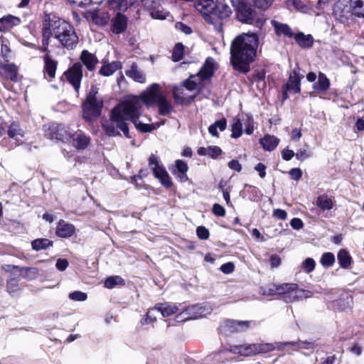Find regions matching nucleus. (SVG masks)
<instances>
[{
    "instance_id": "obj_1",
    "label": "nucleus",
    "mask_w": 364,
    "mask_h": 364,
    "mask_svg": "<svg viewBox=\"0 0 364 364\" xmlns=\"http://www.w3.org/2000/svg\"><path fill=\"white\" fill-rule=\"evenodd\" d=\"M163 96L161 87L157 83L150 85L140 96H128L114 107L109 114L108 122L102 124L103 130L109 136H117L122 132L129 138V127L127 121H131L135 127L143 132H151L155 129L151 119L142 115L144 105L151 107L158 102Z\"/></svg>"
},
{
    "instance_id": "obj_2",
    "label": "nucleus",
    "mask_w": 364,
    "mask_h": 364,
    "mask_svg": "<svg viewBox=\"0 0 364 364\" xmlns=\"http://www.w3.org/2000/svg\"><path fill=\"white\" fill-rule=\"evenodd\" d=\"M259 38L256 33H242L232 43L230 53L233 68L242 73L250 70V64L257 55Z\"/></svg>"
},
{
    "instance_id": "obj_3",
    "label": "nucleus",
    "mask_w": 364,
    "mask_h": 364,
    "mask_svg": "<svg viewBox=\"0 0 364 364\" xmlns=\"http://www.w3.org/2000/svg\"><path fill=\"white\" fill-rule=\"evenodd\" d=\"M43 41L48 46L51 36L57 39L62 46L67 48H73L78 43V37L75 28L67 21L58 18L50 23L49 16H46L43 23Z\"/></svg>"
},
{
    "instance_id": "obj_4",
    "label": "nucleus",
    "mask_w": 364,
    "mask_h": 364,
    "mask_svg": "<svg viewBox=\"0 0 364 364\" xmlns=\"http://www.w3.org/2000/svg\"><path fill=\"white\" fill-rule=\"evenodd\" d=\"M235 7L237 19L244 23L262 28L265 23L263 14H259L250 4V0H230Z\"/></svg>"
},
{
    "instance_id": "obj_5",
    "label": "nucleus",
    "mask_w": 364,
    "mask_h": 364,
    "mask_svg": "<svg viewBox=\"0 0 364 364\" xmlns=\"http://www.w3.org/2000/svg\"><path fill=\"white\" fill-rule=\"evenodd\" d=\"M134 2L135 0H106L104 2L105 7H107L113 13L117 12L115 18L112 21V31L113 33L119 34L126 30L127 19L119 11H126Z\"/></svg>"
},
{
    "instance_id": "obj_6",
    "label": "nucleus",
    "mask_w": 364,
    "mask_h": 364,
    "mask_svg": "<svg viewBox=\"0 0 364 364\" xmlns=\"http://www.w3.org/2000/svg\"><path fill=\"white\" fill-rule=\"evenodd\" d=\"M97 94L98 88L95 85L92 86L82 105L83 117L87 121H92L101 114L103 100Z\"/></svg>"
},
{
    "instance_id": "obj_7",
    "label": "nucleus",
    "mask_w": 364,
    "mask_h": 364,
    "mask_svg": "<svg viewBox=\"0 0 364 364\" xmlns=\"http://www.w3.org/2000/svg\"><path fill=\"white\" fill-rule=\"evenodd\" d=\"M217 68L215 60L212 58H208L199 72L188 78L189 89H202L205 87Z\"/></svg>"
},
{
    "instance_id": "obj_8",
    "label": "nucleus",
    "mask_w": 364,
    "mask_h": 364,
    "mask_svg": "<svg viewBox=\"0 0 364 364\" xmlns=\"http://www.w3.org/2000/svg\"><path fill=\"white\" fill-rule=\"evenodd\" d=\"M276 348L273 343H258L247 346H235L230 350L235 353H239L244 356H252L259 353L271 352Z\"/></svg>"
},
{
    "instance_id": "obj_9",
    "label": "nucleus",
    "mask_w": 364,
    "mask_h": 364,
    "mask_svg": "<svg viewBox=\"0 0 364 364\" xmlns=\"http://www.w3.org/2000/svg\"><path fill=\"white\" fill-rule=\"evenodd\" d=\"M188 79L185 83L173 88V98L178 104H189L195 99L201 89L191 90L188 87Z\"/></svg>"
},
{
    "instance_id": "obj_10",
    "label": "nucleus",
    "mask_w": 364,
    "mask_h": 364,
    "mask_svg": "<svg viewBox=\"0 0 364 364\" xmlns=\"http://www.w3.org/2000/svg\"><path fill=\"white\" fill-rule=\"evenodd\" d=\"M208 311L199 305L188 306L176 316L177 322H183L191 319H198L205 316Z\"/></svg>"
},
{
    "instance_id": "obj_11",
    "label": "nucleus",
    "mask_w": 364,
    "mask_h": 364,
    "mask_svg": "<svg viewBox=\"0 0 364 364\" xmlns=\"http://www.w3.org/2000/svg\"><path fill=\"white\" fill-rule=\"evenodd\" d=\"M45 132L46 135L50 139L69 141L72 138V136L65 127L57 124L45 126Z\"/></svg>"
},
{
    "instance_id": "obj_12",
    "label": "nucleus",
    "mask_w": 364,
    "mask_h": 364,
    "mask_svg": "<svg viewBox=\"0 0 364 364\" xmlns=\"http://www.w3.org/2000/svg\"><path fill=\"white\" fill-rule=\"evenodd\" d=\"M333 14L341 22L347 21L353 15L351 0H338L334 5Z\"/></svg>"
},
{
    "instance_id": "obj_13",
    "label": "nucleus",
    "mask_w": 364,
    "mask_h": 364,
    "mask_svg": "<svg viewBox=\"0 0 364 364\" xmlns=\"http://www.w3.org/2000/svg\"><path fill=\"white\" fill-rule=\"evenodd\" d=\"M232 14V9L230 7L223 2L216 1V6L214 9L213 14V21L211 23L215 26V28L218 31L221 30V20L228 18Z\"/></svg>"
},
{
    "instance_id": "obj_14",
    "label": "nucleus",
    "mask_w": 364,
    "mask_h": 364,
    "mask_svg": "<svg viewBox=\"0 0 364 364\" xmlns=\"http://www.w3.org/2000/svg\"><path fill=\"white\" fill-rule=\"evenodd\" d=\"M217 0H198L195 2L196 10L200 12L205 21L211 23Z\"/></svg>"
},
{
    "instance_id": "obj_15",
    "label": "nucleus",
    "mask_w": 364,
    "mask_h": 364,
    "mask_svg": "<svg viewBox=\"0 0 364 364\" xmlns=\"http://www.w3.org/2000/svg\"><path fill=\"white\" fill-rule=\"evenodd\" d=\"M65 76L68 81L77 91L80 87V82L82 77V67L80 63H75L66 72Z\"/></svg>"
},
{
    "instance_id": "obj_16",
    "label": "nucleus",
    "mask_w": 364,
    "mask_h": 364,
    "mask_svg": "<svg viewBox=\"0 0 364 364\" xmlns=\"http://www.w3.org/2000/svg\"><path fill=\"white\" fill-rule=\"evenodd\" d=\"M20 18L13 15H6L0 18V32H6L20 25Z\"/></svg>"
},
{
    "instance_id": "obj_17",
    "label": "nucleus",
    "mask_w": 364,
    "mask_h": 364,
    "mask_svg": "<svg viewBox=\"0 0 364 364\" xmlns=\"http://www.w3.org/2000/svg\"><path fill=\"white\" fill-rule=\"evenodd\" d=\"M188 170V164L185 161L181 159H178L175 161L174 168L171 171L172 173L179 180V181L184 183L188 179L186 174Z\"/></svg>"
},
{
    "instance_id": "obj_18",
    "label": "nucleus",
    "mask_w": 364,
    "mask_h": 364,
    "mask_svg": "<svg viewBox=\"0 0 364 364\" xmlns=\"http://www.w3.org/2000/svg\"><path fill=\"white\" fill-rule=\"evenodd\" d=\"M88 15L95 24L100 26L107 24L111 16L108 11H104L100 9L90 11Z\"/></svg>"
},
{
    "instance_id": "obj_19",
    "label": "nucleus",
    "mask_w": 364,
    "mask_h": 364,
    "mask_svg": "<svg viewBox=\"0 0 364 364\" xmlns=\"http://www.w3.org/2000/svg\"><path fill=\"white\" fill-rule=\"evenodd\" d=\"M224 327L229 333L242 332L250 327L249 321L228 320L225 322Z\"/></svg>"
},
{
    "instance_id": "obj_20",
    "label": "nucleus",
    "mask_w": 364,
    "mask_h": 364,
    "mask_svg": "<svg viewBox=\"0 0 364 364\" xmlns=\"http://www.w3.org/2000/svg\"><path fill=\"white\" fill-rule=\"evenodd\" d=\"M80 59L89 71L94 70L96 68V65L99 63V60L95 55L91 53L87 50L82 51Z\"/></svg>"
},
{
    "instance_id": "obj_21",
    "label": "nucleus",
    "mask_w": 364,
    "mask_h": 364,
    "mask_svg": "<svg viewBox=\"0 0 364 364\" xmlns=\"http://www.w3.org/2000/svg\"><path fill=\"white\" fill-rule=\"evenodd\" d=\"M302 77V75H300L296 70H294L289 75V81L287 84V90L293 93L300 92Z\"/></svg>"
},
{
    "instance_id": "obj_22",
    "label": "nucleus",
    "mask_w": 364,
    "mask_h": 364,
    "mask_svg": "<svg viewBox=\"0 0 364 364\" xmlns=\"http://www.w3.org/2000/svg\"><path fill=\"white\" fill-rule=\"evenodd\" d=\"M72 145L78 150L86 149L90 143V137L83 133H75L72 135Z\"/></svg>"
},
{
    "instance_id": "obj_23",
    "label": "nucleus",
    "mask_w": 364,
    "mask_h": 364,
    "mask_svg": "<svg viewBox=\"0 0 364 364\" xmlns=\"http://www.w3.org/2000/svg\"><path fill=\"white\" fill-rule=\"evenodd\" d=\"M75 231V228L73 225L61 220L58 223L55 232L58 237H69L74 234Z\"/></svg>"
},
{
    "instance_id": "obj_24",
    "label": "nucleus",
    "mask_w": 364,
    "mask_h": 364,
    "mask_svg": "<svg viewBox=\"0 0 364 364\" xmlns=\"http://www.w3.org/2000/svg\"><path fill=\"white\" fill-rule=\"evenodd\" d=\"M0 74L6 78L16 81L17 80L18 68L14 64L0 63Z\"/></svg>"
},
{
    "instance_id": "obj_25",
    "label": "nucleus",
    "mask_w": 364,
    "mask_h": 364,
    "mask_svg": "<svg viewBox=\"0 0 364 364\" xmlns=\"http://www.w3.org/2000/svg\"><path fill=\"white\" fill-rule=\"evenodd\" d=\"M44 60V76L46 78L52 79L55 77L56 68H57V62L53 60L50 56L48 54L45 55L43 57Z\"/></svg>"
},
{
    "instance_id": "obj_26",
    "label": "nucleus",
    "mask_w": 364,
    "mask_h": 364,
    "mask_svg": "<svg viewBox=\"0 0 364 364\" xmlns=\"http://www.w3.org/2000/svg\"><path fill=\"white\" fill-rule=\"evenodd\" d=\"M126 75L136 82H146V75L139 68L138 65L135 63H133L129 69L126 71Z\"/></svg>"
},
{
    "instance_id": "obj_27",
    "label": "nucleus",
    "mask_w": 364,
    "mask_h": 364,
    "mask_svg": "<svg viewBox=\"0 0 364 364\" xmlns=\"http://www.w3.org/2000/svg\"><path fill=\"white\" fill-rule=\"evenodd\" d=\"M152 170L155 177L159 179L161 184H163L166 188L171 186L172 181L171 177L164 168L159 166L156 167H152Z\"/></svg>"
},
{
    "instance_id": "obj_28",
    "label": "nucleus",
    "mask_w": 364,
    "mask_h": 364,
    "mask_svg": "<svg viewBox=\"0 0 364 364\" xmlns=\"http://www.w3.org/2000/svg\"><path fill=\"white\" fill-rule=\"evenodd\" d=\"M271 24L278 36H284L287 38H291L294 36L293 31L287 24L282 23L275 20H272Z\"/></svg>"
},
{
    "instance_id": "obj_29",
    "label": "nucleus",
    "mask_w": 364,
    "mask_h": 364,
    "mask_svg": "<svg viewBox=\"0 0 364 364\" xmlns=\"http://www.w3.org/2000/svg\"><path fill=\"white\" fill-rule=\"evenodd\" d=\"M157 309L161 314L164 317L170 316L176 312H178L181 309V304H156Z\"/></svg>"
},
{
    "instance_id": "obj_30",
    "label": "nucleus",
    "mask_w": 364,
    "mask_h": 364,
    "mask_svg": "<svg viewBox=\"0 0 364 364\" xmlns=\"http://www.w3.org/2000/svg\"><path fill=\"white\" fill-rule=\"evenodd\" d=\"M279 139L276 136L267 134L259 141L262 148L267 151L274 150L279 144Z\"/></svg>"
},
{
    "instance_id": "obj_31",
    "label": "nucleus",
    "mask_w": 364,
    "mask_h": 364,
    "mask_svg": "<svg viewBox=\"0 0 364 364\" xmlns=\"http://www.w3.org/2000/svg\"><path fill=\"white\" fill-rule=\"evenodd\" d=\"M7 134L11 139H18L24 136L25 132L21 129L19 123L14 121L9 126Z\"/></svg>"
},
{
    "instance_id": "obj_32",
    "label": "nucleus",
    "mask_w": 364,
    "mask_h": 364,
    "mask_svg": "<svg viewBox=\"0 0 364 364\" xmlns=\"http://www.w3.org/2000/svg\"><path fill=\"white\" fill-rule=\"evenodd\" d=\"M197 152L200 156H208L212 159H216L222 154V149L217 146H209L207 147H200Z\"/></svg>"
},
{
    "instance_id": "obj_33",
    "label": "nucleus",
    "mask_w": 364,
    "mask_h": 364,
    "mask_svg": "<svg viewBox=\"0 0 364 364\" xmlns=\"http://www.w3.org/2000/svg\"><path fill=\"white\" fill-rule=\"evenodd\" d=\"M122 68V63L119 61H114L110 63L104 64L100 70V74L103 76H110L117 70Z\"/></svg>"
},
{
    "instance_id": "obj_34",
    "label": "nucleus",
    "mask_w": 364,
    "mask_h": 364,
    "mask_svg": "<svg viewBox=\"0 0 364 364\" xmlns=\"http://www.w3.org/2000/svg\"><path fill=\"white\" fill-rule=\"evenodd\" d=\"M352 297L346 294L334 303V309L338 311H346L351 307Z\"/></svg>"
},
{
    "instance_id": "obj_35",
    "label": "nucleus",
    "mask_w": 364,
    "mask_h": 364,
    "mask_svg": "<svg viewBox=\"0 0 364 364\" xmlns=\"http://www.w3.org/2000/svg\"><path fill=\"white\" fill-rule=\"evenodd\" d=\"M285 286L287 289L291 290V294L296 299L309 298L313 294L311 291L297 289L296 284H286Z\"/></svg>"
},
{
    "instance_id": "obj_36",
    "label": "nucleus",
    "mask_w": 364,
    "mask_h": 364,
    "mask_svg": "<svg viewBox=\"0 0 364 364\" xmlns=\"http://www.w3.org/2000/svg\"><path fill=\"white\" fill-rule=\"evenodd\" d=\"M316 205L322 210H329L333 208L334 201L326 195L319 196L316 199Z\"/></svg>"
},
{
    "instance_id": "obj_37",
    "label": "nucleus",
    "mask_w": 364,
    "mask_h": 364,
    "mask_svg": "<svg viewBox=\"0 0 364 364\" xmlns=\"http://www.w3.org/2000/svg\"><path fill=\"white\" fill-rule=\"evenodd\" d=\"M287 7L291 11H299L303 13H307L309 8L302 0H287Z\"/></svg>"
},
{
    "instance_id": "obj_38",
    "label": "nucleus",
    "mask_w": 364,
    "mask_h": 364,
    "mask_svg": "<svg viewBox=\"0 0 364 364\" xmlns=\"http://www.w3.org/2000/svg\"><path fill=\"white\" fill-rule=\"evenodd\" d=\"M330 87V81L325 74L318 73V79L317 83L313 85L314 90L318 92H326Z\"/></svg>"
},
{
    "instance_id": "obj_39",
    "label": "nucleus",
    "mask_w": 364,
    "mask_h": 364,
    "mask_svg": "<svg viewBox=\"0 0 364 364\" xmlns=\"http://www.w3.org/2000/svg\"><path fill=\"white\" fill-rule=\"evenodd\" d=\"M156 104L159 107V112L161 115L168 114L173 109L171 102L164 95L159 98Z\"/></svg>"
},
{
    "instance_id": "obj_40",
    "label": "nucleus",
    "mask_w": 364,
    "mask_h": 364,
    "mask_svg": "<svg viewBox=\"0 0 364 364\" xmlns=\"http://www.w3.org/2000/svg\"><path fill=\"white\" fill-rule=\"evenodd\" d=\"M294 38L302 48H310L313 44V38L310 35L306 36L302 33H299L294 35Z\"/></svg>"
},
{
    "instance_id": "obj_41",
    "label": "nucleus",
    "mask_w": 364,
    "mask_h": 364,
    "mask_svg": "<svg viewBox=\"0 0 364 364\" xmlns=\"http://www.w3.org/2000/svg\"><path fill=\"white\" fill-rule=\"evenodd\" d=\"M159 313V311L157 309V306L156 305L154 308L151 309L150 310L148 311L145 318L141 320V324L142 326L153 325V323L156 321L157 315Z\"/></svg>"
},
{
    "instance_id": "obj_42",
    "label": "nucleus",
    "mask_w": 364,
    "mask_h": 364,
    "mask_svg": "<svg viewBox=\"0 0 364 364\" xmlns=\"http://www.w3.org/2000/svg\"><path fill=\"white\" fill-rule=\"evenodd\" d=\"M53 245V242L46 238H38L31 242L32 248L36 251L47 249Z\"/></svg>"
},
{
    "instance_id": "obj_43",
    "label": "nucleus",
    "mask_w": 364,
    "mask_h": 364,
    "mask_svg": "<svg viewBox=\"0 0 364 364\" xmlns=\"http://www.w3.org/2000/svg\"><path fill=\"white\" fill-rule=\"evenodd\" d=\"M338 260L341 267L347 268L350 265L352 259L346 250H341L338 253Z\"/></svg>"
},
{
    "instance_id": "obj_44",
    "label": "nucleus",
    "mask_w": 364,
    "mask_h": 364,
    "mask_svg": "<svg viewBox=\"0 0 364 364\" xmlns=\"http://www.w3.org/2000/svg\"><path fill=\"white\" fill-rule=\"evenodd\" d=\"M353 15L364 18V0H351Z\"/></svg>"
},
{
    "instance_id": "obj_45",
    "label": "nucleus",
    "mask_w": 364,
    "mask_h": 364,
    "mask_svg": "<svg viewBox=\"0 0 364 364\" xmlns=\"http://www.w3.org/2000/svg\"><path fill=\"white\" fill-rule=\"evenodd\" d=\"M243 123L238 118H235L232 124V138H238L242 134Z\"/></svg>"
},
{
    "instance_id": "obj_46",
    "label": "nucleus",
    "mask_w": 364,
    "mask_h": 364,
    "mask_svg": "<svg viewBox=\"0 0 364 364\" xmlns=\"http://www.w3.org/2000/svg\"><path fill=\"white\" fill-rule=\"evenodd\" d=\"M124 279L119 276H112L106 279L104 286L107 289H112L117 285H123Z\"/></svg>"
},
{
    "instance_id": "obj_47",
    "label": "nucleus",
    "mask_w": 364,
    "mask_h": 364,
    "mask_svg": "<svg viewBox=\"0 0 364 364\" xmlns=\"http://www.w3.org/2000/svg\"><path fill=\"white\" fill-rule=\"evenodd\" d=\"M226 127V121L221 119L216 121L213 124L210 125L208 128L210 134L213 136H218V132L217 131L219 129L220 131H224Z\"/></svg>"
},
{
    "instance_id": "obj_48",
    "label": "nucleus",
    "mask_w": 364,
    "mask_h": 364,
    "mask_svg": "<svg viewBox=\"0 0 364 364\" xmlns=\"http://www.w3.org/2000/svg\"><path fill=\"white\" fill-rule=\"evenodd\" d=\"M320 262L325 267H328L332 266L333 264V263L335 262L334 255L331 252L324 253L321 256Z\"/></svg>"
},
{
    "instance_id": "obj_49",
    "label": "nucleus",
    "mask_w": 364,
    "mask_h": 364,
    "mask_svg": "<svg viewBox=\"0 0 364 364\" xmlns=\"http://www.w3.org/2000/svg\"><path fill=\"white\" fill-rule=\"evenodd\" d=\"M158 6H154L151 9H148L150 11L151 16L154 19H165L168 13L164 10L156 9Z\"/></svg>"
},
{
    "instance_id": "obj_50",
    "label": "nucleus",
    "mask_w": 364,
    "mask_h": 364,
    "mask_svg": "<svg viewBox=\"0 0 364 364\" xmlns=\"http://www.w3.org/2000/svg\"><path fill=\"white\" fill-rule=\"evenodd\" d=\"M6 287H7V291L9 292V294H11L12 296H14L20 290L18 283L15 279H9L7 282Z\"/></svg>"
},
{
    "instance_id": "obj_51",
    "label": "nucleus",
    "mask_w": 364,
    "mask_h": 364,
    "mask_svg": "<svg viewBox=\"0 0 364 364\" xmlns=\"http://www.w3.org/2000/svg\"><path fill=\"white\" fill-rule=\"evenodd\" d=\"M184 47L181 43H177L173 48L172 58L176 62L181 60L183 56Z\"/></svg>"
},
{
    "instance_id": "obj_52",
    "label": "nucleus",
    "mask_w": 364,
    "mask_h": 364,
    "mask_svg": "<svg viewBox=\"0 0 364 364\" xmlns=\"http://www.w3.org/2000/svg\"><path fill=\"white\" fill-rule=\"evenodd\" d=\"M243 125L245 126V132L250 135L254 131V121L251 116L247 115L246 118L243 119Z\"/></svg>"
},
{
    "instance_id": "obj_53",
    "label": "nucleus",
    "mask_w": 364,
    "mask_h": 364,
    "mask_svg": "<svg viewBox=\"0 0 364 364\" xmlns=\"http://www.w3.org/2000/svg\"><path fill=\"white\" fill-rule=\"evenodd\" d=\"M68 298L72 301H84L87 299V295L85 292L75 291L69 294Z\"/></svg>"
},
{
    "instance_id": "obj_54",
    "label": "nucleus",
    "mask_w": 364,
    "mask_h": 364,
    "mask_svg": "<svg viewBox=\"0 0 364 364\" xmlns=\"http://www.w3.org/2000/svg\"><path fill=\"white\" fill-rule=\"evenodd\" d=\"M255 7L261 10H267L273 4L274 0H252Z\"/></svg>"
},
{
    "instance_id": "obj_55",
    "label": "nucleus",
    "mask_w": 364,
    "mask_h": 364,
    "mask_svg": "<svg viewBox=\"0 0 364 364\" xmlns=\"http://www.w3.org/2000/svg\"><path fill=\"white\" fill-rule=\"evenodd\" d=\"M315 266L316 262L314 259H313L312 258L306 259L301 264L302 269L306 273H310L313 272L315 269Z\"/></svg>"
},
{
    "instance_id": "obj_56",
    "label": "nucleus",
    "mask_w": 364,
    "mask_h": 364,
    "mask_svg": "<svg viewBox=\"0 0 364 364\" xmlns=\"http://www.w3.org/2000/svg\"><path fill=\"white\" fill-rule=\"evenodd\" d=\"M196 234L201 240H207L210 235L208 230L203 226H199L197 228Z\"/></svg>"
},
{
    "instance_id": "obj_57",
    "label": "nucleus",
    "mask_w": 364,
    "mask_h": 364,
    "mask_svg": "<svg viewBox=\"0 0 364 364\" xmlns=\"http://www.w3.org/2000/svg\"><path fill=\"white\" fill-rule=\"evenodd\" d=\"M0 41L1 43V55L4 58H7L10 53V49L9 46L6 43V41L4 36L0 37Z\"/></svg>"
},
{
    "instance_id": "obj_58",
    "label": "nucleus",
    "mask_w": 364,
    "mask_h": 364,
    "mask_svg": "<svg viewBox=\"0 0 364 364\" xmlns=\"http://www.w3.org/2000/svg\"><path fill=\"white\" fill-rule=\"evenodd\" d=\"M175 28L176 30L180 31L185 34H190L192 32V29L188 26L184 24L182 22H177L175 24Z\"/></svg>"
},
{
    "instance_id": "obj_59",
    "label": "nucleus",
    "mask_w": 364,
    "mask_h": 364,
    "mask_svg": "<svg viewBox=\"0 0 364 364\" xmlns=\"http://www.w3.org/2000/svg\"><path fill=\"white\" fill-rule=\"evenodd\" d=\"M273 216L277 219L284 220L287 218V213L284 210L282 209H274Z\"/></svg>"
},
{
    "instance_id": "obj_60",
    "label": "nucleus",
    "mask_w": 364,
    "mask_h": 364,
    "mask_svg": "<svg viewBox=\"0 0 364 364\" xmlns=\"http://www.w3.org/2000/svg\"><path fill=\"white\" fill-rule=\"evenodd\" d=\"M290 225L291 228L294 230H299L303 228L304 223L300 218H294L290 221Z\"/></svg>"
},
{
    "instance_id": "obj_61",
    "label": "nucleus",
    "mask_w": 364,
    "mask_h": 364,
    "mask_svg": "<svg viewBox=\"0 0 364 364\" xmlns=\"http://www.w3.org/2000/svg\"><path fill=\"white\" fill-rule=\"evenodd\" d=\"M213 213L217 216L223 217L225 215V210L222 205L215 203L213 207Z\"/></svg>"
},
{
    "instance_id": "obj_62",
    "label": "nucleus",
    "mask_w": 364,
    "mask_h": 364,
    "mask_svg": "<svg viewBox=\"0 0 364 364\" xmlns=\"http://www.w3.org/2000/svg\"><path fill=\"white\" fill-rule=\"evenodd\" d=\"M291 178L295 181H298L302 176V171L299 168H294L289 171Z\"/></svg>"
},
{
    "instance_id": "obj_63",
    "label": "nucleus",
    "mask_w": 364,
    "mask_h": 364,
    "mask_svg": "<svg viewBox=\"0 0 364 364\" xmlns=\"http://www.w3.org/2000/svg\"><path fill=\"white\" fill-rule=\"evenodd\" d=\"M68 266V261L66 259H58L55 267L59 271H64Z\"/></svg>"
},
{
    "instance_id": "obj_64",
    "label": "nucleus",
    "mask_w": 364,
    "mask_h": 364,
    "mask_svg": "<svg viewBox=\"0 0 364 364\" xmlns=\"http://www.w3.org/2000/svg\"><path fill=\"white\" fill-rule=\"evenodd\" d=\"M255 170L258 172L259 176L260 178H263L266 176V166L262 163L257 164L255 167Z\"/></svg>"
}]
</instances>
